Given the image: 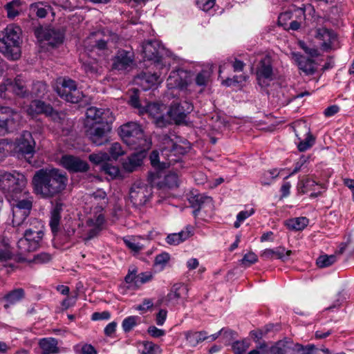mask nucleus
Wrapping results in <instances>:
<instances>
[{"instance_id": "59", "label": "nucleus", "mask_w": 354, "mask_h": 354, "mask_svg": "<svg viewBox=\"0 0 354 354\" xmlns=\"http://www.w3.org/2000/svg\"><path fill=\"white\" fill-rule=\"evenodd\" d=\"M82 68L88 75H94L97 73V64L95 61H87L82 64Z\"/></svg>"}, {"instance_id": "64", "label": "nucleus", "mask_w": 354, "mask_h": 354, "mask_svg": "<svg viewBox=\"0 0 354 354\" xmlns=\"http://www.w3.org/2000/svg\"><path fill=\"white\" fill-rule=\"evenodd\" d=\"M167 315V311L164 309H161L159 310L156 315V322L157 325L162 326L166 320Z\"/></svg>"}, {"instance_id": "11", "label": "nucleus", "mask_w": 354, "mask_h": 354, "mask_svg": "<svg viewBox=\"0 0 354 354\" xmlns=\"http://www.w3.org/2000/svg\"><path fill=\"white\" fill-rule=\"evenodd\" d=\"M21 120L19 112L7 106H0V132L13 131L19 126Z\"/></svg>"}, {"instance_id": "26", "label": "nucleus", "mask_w": 354, "mask_h": 354, "mask_svg": "<svg viewBox=\"0 0 354 354\" xmlns=\"http://www.w3.org/2000/svg\"><path fill=\"white\" fill-rule=\"evenodd\" d=\"M26 111L31 116L42 113L50 117H53L54 115H57V113H55L50 104L38 100H32L30 103Z\"/></svg>"}, {"instance_id": "52", "label": "nucleus", "mask_w": 354, "mask_h": 354, "mask_svg": "<svg viewBox=\"0 0 354 354\" xmlns=\"http://www.w3.org/2000/svg\"><path fill=\"white\" fill-rule=\"evenodd\" d=\"M101 170L104 174L111 177H118L120 174V169L115 165H113L109 162H104L101 165Z\"/></svg>"}, {"instance_id": "7", "label": "nucleus", "mask_w": 354, "mask_h": 354, "mask_svg": "<svg viewBox=\"0 0 354 354\" xmlns=\"http://www.w3.org/2000/svg\"><path fill=\"white\" fill-rule=\"evenodd\" d=\"M67 183V178H32V185L35 194L41 198H50L62 191Z\"/></svg>"}, {"instance_id": "10", "label": "nucleus", "mask_w": 354, "mask_h": 354, "mask_svg": "<svg viewBox=\"0 0 354 354\" xmlns=\"http://www.w3.org/2000/svg\"><path fill=\"white\" fill-rule=\"evenodd\" d=\"M187 200L190 205L195 209L193 211L195 218L201 216L205 219V216L202 214L203 211L207 212V216L211 217L214 209L213 200L211 197L192 192L188 195Z\"/></svg>"}, {"instance_id": "51", "label": "nucleus", "mask_w": 354, "mask_h": 354, "mask_svg": "<svg viewBox=\"0 0 354 354\" xmlns=\"http://www.w3.org/2000/svg\"><path fill=\"white\" fill-rule=\"evenodd\" d=\"M250 346V342L248 339L236 341L232 344V349L235 354H243Z\"/></svg>"}, {"instance_id": "31", "label": "nucleus", "mask_w": 354, "mask_h": 354, "mask_svg": "<svg viewBox=\"0 0 354 354\" xmlns=\"http://www.w3.org/2000/svg\"><path fill=\"white\" fill-rule=\"evenodd\" d=\"M8 85L11 89V92L20 97H26L28 94L26 81L21 75H17L14 81L12 80L8 81Z\"/></svg>"}, {"instance_id": "17", "label": "nucleus", "mask_w": 354, "mask_h": 354, "mask_svg": "<svg viewBox=\"0 0 354 354\" xmlns=\"http://www.w3.org/2000/svg\"><path fill=\"white\" fill-rule=\"evenodd\" d=\"M257 77L259 84L266 86L274 77L272 61L269 55L263 57L257 68Z\"/></svg>"}, {"instance_id": "45", "label": "nucleus", "mask_w": 354, "mask_h": 354, "mask_svg": "<svg viewBox=\"0 0 354 354\" xmlns=\"http://www.w3.org/2000/svg\"><path fill=\"white\" fill-rule=\"evenodd\" d=\"M140 322V318L138 316H129L122 321V328L125 333H129Z\"/></svg>"}, {"instance_id": "48", "label": "nucleus", "mask_w": 354, "mask_h": 354, "mask_svg": "<svg viewBox=\"0 0 354 354\" xmlns=\"http://www.w3.org/2000/svg\"><path fill=\"white\" fill-rule=\"evenodd\" d=\"M223 182V178H197V184H202L205 189H214Z\"/></svg>"}, {"instance_id": "20", "label": "nucleus", "mask_w": 354, "mask_h": 354, "mask_svg": "<svg viewBox=\"0 0 354 354\" xmlns=\"http://www.w3.org/2000/svg\"><path fill=\"white\" fill-rule=\"evenodd\" d=\"M193 110V105L187 101H183L180 103L174 102L168 113L170 118L179 124L184 123L188 113H191Z\"/></svg>"}, {"instance_id": "36", "label": "nucleus", "mask_w": 354, "mask_h": 354, "mask_svg": "<svg viewBox=\"0 0 354 354\" xmlns=\"http://www.w3.org/2000/svg\"><path fill=\"white\" fill-rule=\"evenodd\" d=\"M57 340L55 338H43L39 345L41 349V354H55L59 353Z\"/></svg>"}, {"instance_id": "46", "label": "nucleus", "mask_w": 354, "mask_h": 354, "mask_svg": "<svg viewBox=\"0 0 354 354\" xmlns=\"http://www.w3.org/2000/svg\"><path fill=\"white\" fill-rule=\"evenodd\" d=\"M89 160L96 165L104 164V162H107L109 160L110 157L109 155L103 151H99L97 153H93L88 156Z\"/></svg>"}, {"instance_id": "57", "label": "nucleus", "mask_w": 354, "mask_h": 354, "mask_svg": "<svg viewBox=\"0 0 354 354\" xmlns=\"http://www.w3.org/2000/svg\"><path fill=\"white\" fill-rule=\"evenodd\" d=\"M109 153L113 159L116 160L118 157L123 156L125 153V151L120 143L114 142L111 145L109 149Z\"/></svg>"}, {"instance_id": "14", "label": "nucleus", "mask_w": 354, "mask_h": 354, "mask_svg": "<svg viewBox=\"0 0 354 354\" xmlns=\"http://www.w3.org/2000/svg\"><path fill=\"white\" fill-rule=\"evenodd\" d=\"M315 38L319 41L324 51L335 50L339 47L337 34L331 29L319 28L316 30Z\"/></svg>"}, {"instance_id": "6", "label": "nucleus", "mask_w": 354, "mask_h": 354, "mask_svg": "<svg viewBox=\"0 0 354 354\" xmlns=\"http://www.w3.org/2000/svg\"><path fill=\"white\" fill-rule=\"evenodd\" d=\"M120 136L122 140L133 149L148 150L151 142L147 139L141 127L136 122H128L120 127Z\"/></svg>"}, {"instance_id": "53", "label": "nucleus", "mask_w": 354, "mask_h": 354, "mask_svg": "<svg viewBox=\"0 0 354 354\" xmlns=\"http://www.w3.org/2000/svg\"><path fill=\"white\" fill-rule=\"evenodd\" d=\"M48 8V6H44L41 2L35 3L30 6V10L35 12L39 18H44L46 16Z\"/></svg>"}, {"instance_id": "29", "label": "nucleus", "mask_w": 354, "mask_h": 354, "mask_svg": "<svg viewBox=\"0 0 354 354\" xmlns=\"http://www.w3.org/2000/svg\"><path fill=\"white\" fill-rule=\"evenodd\" d=\"M139 152L129 156L122 163L123 169L127 172H133L140 167L145 157L147 150L138 149Z\"/></svg>"}, {"instance_id": "38", "label": "nucleus", "mask_w": 354, "mask_h": 354, "mask_svg": "<svg viewBox=\"0 0 354 354\" xmlns=\"http://www.w3.org/2000/svg\"><path fill=\"white\" fill-rule=\"evenodd\" d=\"M284 224L290 230L300 231L308 225V219L304 216L296 217L286 220Z\"/></svg>"}, {"instance_id": "63", "label": "nucleus", "mask_w": 354, "mask_h": 354, "mask_svg": "<svg viewBox=\"0 0 354 354\" xmlns=\"http://www.w3.org/2000/svg\"><path fill=\"white\" fill-rule=\"evenodd\" d=\"M153 301L151 299H145L142 303L136 307V309L140 311L146 312L148 309L153 306Z\"/></svg>"}, {"instance_id": "41", "label": "nucleus", "mask_w": 354, "mask_h": 354, "mask_svg": "<svg viewBox=\"0 0 354 354\" xmlns=\"http://www.w3.org/2000/svg\"><path fill=\"white\" fill-rule=\"evenodd\" d=\"M75 354H97V350L90 344L80 342L73 346Z\"/></svg>"}, {"instance_id": "43", "label": "nucleus", "mask_w": 354, "mask_h": 354, "mask_svg": "<svg viewBox=\"0 0 354 354\" xmlns=\"http://www.w3.org/2000/svg\"><path fill=\"white\" fill-rule=\"evenodd\" d=\"M139 237L129 236L123 239L126 246L134 252H139L143 249V245L138 241Z\"/></svg>"}, {"instance_id": "13", "label": "nucleus", "mask_w": 354, "mask_h": 354, "mask_svg": "<svg viewBox=\"0 0 354 354\" xmlns=\"http://www.w3.org/2000/svg\"><path fill=\"white\" fill-rule=\"evenodd\" d=\"M165 48L160 42L157 40L147 41L142 45V53L144 57L148 60L154 62V67L160 68L164 66L161 63V58L164 55Z\"/></svg>"}, {"instance_id": "40", "label": "nucleus", "mask_w": 354, "mask_h": 354, "mask_svg": "<svg viewBox=\"0 0 354 354\" xmlns=\"http://www.w3.org/2000/svg\"><path fill=\"white\" fill-rule=\"evenodd\" d=\"M33 177H65L59 169L48 166L36 171Z\"/></svg>"}, {"instance_id": "21", "label": "nucleus", "mask_w": 354, "mask_h": 354, "mask_svg": "<svg viewBox=\"0 0 354 354\" xmlns=\"http://www.w3.org/2000/svg\"><path fill=\"white\" fill-rule=\"evenodd\" d=\"M35 33L39 41H46L51 46L61 44L64 39L62 32L50 27L37 28Z\"/></svg>"}, {"instance_id": "56", "label": "nucleus", "mask_w": 354, "mask_h": 354, "mask_svg": "<svg viewBox=\"0 0 354 354\" xmlns=\"http://www.w3.org/2000/svg\"><path fill=\"white\" fill-rule=\"evenodd\" d=\"M292 351H297L299 354H316L317 348L314 345H308L306 347L300 344H294Z\"/></svg>"}, {"instance_id": "16", "label": "nucleus", "mask_w": 354, "mask_h": 354, "mask_svg": "<svg viewBox=\"0 0 354 354\" xmlns=\"http://www.w3.org/2000/svg\"><path fill=\"white\" fill-rule=\"evenodd\" d=\"M26 185V178H0V189L13 200L22 193Z\"/></svg>"}, {"instance_id": "24", "label": "nucleus", "mask_w": 354, "mask_h": 354, "mask_svg": "<svg viewBox=\"0 0 354 354\" xmlns=\"http://www.w3.org/2000/svg\"><path fill=\"white\" fill-rule=\"evenodd\" d=\"M189 81V75L187 71L178 69L170 73L167 80V84L169 88H184Z\"/></svg>"}, {"instance_id": "35", "label": "nucleus", "mask_w": 354, "mask_h": 354, "mask_svg": "<svg viewBox=\"0 0 354 354\" xmlns=\"http://www.w3.org/2000/svg\"><path fill=\"white\" fill-rule=\"evenodd\" d=\"M12 257L10 239L6 235L0 237V262L10 259Z\"/></svg>"}, {"instance_id": "25", "label": "nucleus", "mask_w": 354, "mask_h": 354, "mask_svg": "<svg viewBox=\"0 0 354 354\" xmlns=\"http://www.w3.org/2000/svg\"><path fill=\"white\" fill-rule=\"evenodd\" d=\"M35 140L32 134L24 131L16 141V149L24 155H30L34 153Z\"/></svg>"}, {"instance_id": "42", "label": "nucleus", "mask_w": 354, "mask_h": 354, "mask_svg": "<svg viewBox=\"0 0 354 354\" xmlns=\"http://www.w3.org/2000/svg\"><path fill=\"white\" fill-rule=\"evenodd\" d=\"M5 8L7 11L8 17L13 19L21 11V1L19 0H13L8 3Z\"/></svg>"}, {"instance_id": "62", "label": "nucleus", "mask_w": 354, "mask_h": 354, "mask_svg": "<svg viewBox=\"0 0 354 354\" xmlns=\"http://www.w3.org/2000/svg\"><path fill=\"white\" fill-rule=\"evenodd\" d=\"M147 332L151 336L153 337H160L165 335V332L164 330L158 328L154 326H149L148 328Z\"/></svg>"}, {"instance_id": "49", "label": "nucleus", "mask_w": 354, "mask_h": 354, "mask_svg": "<svg viewBox=\"0 0 354 354\" xmlns=\"http://www.w3.org/2000/svg\"><path fill=\"white\" fill-rule=\"evenodd\" d=\"M170 260V255L167 252H162L156 255L154 260V266L160 270H163Z\"/></svg>"}, {"instance_id": "18", "label": "nucleus", "mask_w": 354, "mask_h": 354, "mask_svg": "<svg viewBox=\"0 0 354 354\" xmlns=\"http://www.w3.org/2000/svg\"><path fill=\"white\" fill-rule=\"evenodd\" d=\"M189 289L183 283H176L172 286L165 297V301L167 306H176L185 304L188 296Z\"/></svg>"}, {"instance_id": "55", "label": "nucleus", "mask_w": 354, "mask_h": 354, "mask_svg": "<svg viewBox=\"0 0 354 354\" xmlns=\"http://www.w3.org/2000/svg\"><path fill=\"white\" fill-rule=\"evenodd\" d=\"M211 72L209 70H203L198 73L196 77V84L200 86H205L207 85Z\"/></svg>"}, {"instance_id": "32", "label": "nucleus", "mask_w": 354, "mask_h": 354, "mask_svg": "<svg viewBox=\"0 0 354 354\" xmlns=\"http://www.w3.org/2000/svg\"><path fill=\"white\" fill-rule=\"evenodd\" d=\"M193 234V227L187 225L185 230L178 233L169 234L166 238V241L169 245H176L189 239Z\"/></svg>"}, {"instance_id": "12", "label": "nucleus", "mask_w": 354, "mask_h": 354, "mask_svg": "<svg viewBox=\"0 0 354 354\" xmlns=\"http://www.w3.org/2000/svg\"><path fill=\"white\" fill-rule=\"evenodd\" d=\"M32 205V202L27 199L19 200L16 202L12 210V223L14 227L27 226L31 221H26V218L30 214Z\"/></svg>"}, {"instance_id": "28", "label": "nucleus", "mask_w": 354, "mask_h": 354, "mask_svg": "<svg viewBox=\"0 0 354 354\" xmlns=\"http://www.w3.org/2000/svg\"><path fill=\"white\" fill-rule=\"evenodd\" d=\"M292 254V250H286L283 247H277L273 249L268 248L264 250L261 252V257L266 260L277 259L282 261H286Z\"/></svg>"}, {"instance_id": "9", "label": "nucleus", "mask_w": 354, "mask_h": 354, "mask_svg": "<svg viewBox=\"0 0 354 354\" xmlns=\"http://www.w3.org/2000/svg\"><path fill=\"white\" fill-rule=\"evenodd\" d=\"M55 90L62 99L71 103H78L83 97V93L77 89L76 82L69 78L58 79Z\"/></svg>"}, {"instance_id": "33", "label": "nucleus", "mask_w": 354, "mask_h": 354, "mask_svg": "<svg viewBox=\"0 0 354 354\" xmlns=\"http://www.w3.org/2000/svg\"><path fill=\"white\" fill-rule=\"evenodd\" d=\"M184 335L189 346L195 347L199 343L208 339L207 333L204 331L188 330L184 333Z\"/></svg>"}, {"instance_id": "2", "label": "nucleus", "mask_w": 354, "mask_h": 354, "mask_svg": "<svg viewBox=\"0 0 354 354\" xmlns=\"http://www.w3.org/2000/svg\"><path fill=\"white\" fill-rule=\"evenodd\" d=\"M85 199L97 204L95 209L87 216L86 223L83 226V239L88 241L97 236L102 230L104 216L102 211L107 204L106 193L103 189H98L92 194L85 196Z\"/></svg>"}, {"instance_id": "60", "label": "nucleus", "mask_w": 354, "mask_h": 354, "mask_svg": "<svg viewBox=\"0 0 354 354\" xmlns=\"http://www.w3.org/2000/svg\"><path fill=\"white\" fill-rule=\"evenodd\" d=\"M197 6L203 11H208L215 4V0H196Z\"/></svg>"}, {"instance_id": "5", "label": "nucleus", "mask_w": 354, "mask_h": 354, "mask_svg": "<svg viewBox=\"0 0 354 354\" xmlns=\"http://www.w3.org/2000/svg\"><path fill=\"white\" fill-rule=\"evenodd\" d=\"M21 28L13 24L0 32V52L8 59L17 60L21 56Z\"/></svg>"}, {"instance_id": "34", "label": "nucleus", "mask_w": 354, "mask_h": 354, "mask_svg": "<svg viewBox=\"0 0 354 354\" xmlns=\"http://www.w3.org/2000/svg\"><path fill=\"white\" fill-rule=\"evenodd\" d=\"M24 295L25 292L22 288H17L10 291L3 298L5 301L4 308L8 309L11 306L15 305L24 297Z\"/></svg>"}, {"instance_id": "27", "label": "nucleus", "mask_w": 354, "mask_h": 354, "mask_svg": "<svg viewBox=\"0 0 354 354\" xmlns=\"http://www.w3.org/2000/svg\"><path fill=\"white\" fill-rule=\"evenodd\" d=\"M133 62V53L119 50L113 59V68L118 71L127 70Z\"/></svg>"}, {"instance_id": "4", "label": "nucleus", "mask_w": 354, "mask_h": 354, "mask_svg": "<svg viewBox=\"0 0 354 354\" xmlns=\"http://www.w3.org/2000/svg\"><path fill=\"white\" fill-rule=\"evenodd\" d=\"M40 225L41 223L34 218L29 222V226L28 224L26 227H21L25 228V230L23 237L20 238L17 243L19 255L35 252L41 247L44 232Z\"/></svg>"}, {"instance_id": "37", "label": "nucleus", "mask_w": 354, "mask_h": 354, "mask_svg": "<svg viewBox=\"0 0 354 354\" xmlns=\"http://www.w3.org/2000/svg\"><path fill=\"white\" fill-rule=\"evenodd\" d=\"M62 207L61 204H56L53 209L51 211L50 218V227L52 232L56 234L59 230V221L61 218V212Z\"/></svg>"}, {"instance_id": "1", "label": "nucleus", "mask_w": 354, "mask_h": 354, "mask_svg": "<svg viewBox=\"0 0 354 354\" xmlns=\"http://www.w3.org/2000/svg\"><path fill=\"white\" fill-rule=\"evenodd\" d=\"M86 134L93 144L101 146L107 142L106 133L111 129L114 117L109 109L91 106L86 112Z\"/></svg>"}, {"instance_id": "23", "label": "nucleus", "mask_w": 354, "mask_h": 354, "mask_svg": "<svg viewBox=\"0 0 354 354\" xmlns=\"http://www.w3.org/2000/svg\"><path fill=\"white\" fill-rule=\"evenodd\" d=\"M261 354H290L293 348V343L288 340H280L268 347L265 342L259 345Z\"/></svg>"}, {"instance_id": "50", "label": "nucleus", "mask_w": 354, "mask_h": 354, "mask_svg": "<svg viewBox=\"0 0 354 354\" xmlns=\"http://www.w3.org/2000/svg\"><path fill=\"white\" fill-rule=\"evenodd\" d=\"M46 89L47 85L43 82L38 81L32 84L30 93L35 97H41L45 94Z\"/></svg>"}, {"instance_id": "30", "label": "nucleus", "mask_w": 354, "mask_h": 354, "mask_svg": "<svg viewBox=\"0 0 354 354\" xmlns=\"http://www.w3.org/2000/svg\"><path fill=\"white\" fill-rule=\"evenodd\" d=\"M292 58L299 70L306 75H313L315 72V62L311 58L296 53H292Z\"/></svg>"}, {"instance_id": "15", "label": "nucleus", "mask_w": 354, "mask_h": 354, "mask_svg": "<svg viewBox=\"0 0 354 354\" xmlns=\"http://www.w3.org/2000/svg\"><path fill=\"white\" fill-rule=\"evenodd\" d=\"M295 133L299 140L297 144L299 151H305L313 145L315 139L310 134V129L305 122L296 123Z\"/></svg>"}, {"instance_id": "58", "label": "nucleus", "mask_w": 354, "mask_h": 354, "mask_svg": "<svg viewBox=\"0 0 354 354\" xmlns=\"http://www.w3.org/2000/svg\"><path fill=\"white\" fill-rule=\"evenodd\" d=\"M258 261L257 256L254 252H248L245 254L241 260V264L245 267L250 266Z\"/></svg>"}, {"instance_id": "3", "label": "nucleus", "mask_w": 354, "mask_h": 354, "mask_svg": "<svg viewBox=\"0 0 354 354\" xmlns=\"http://www.w3.org/2000/svg\"><path fill=\"white\" fill-rule=\"evenodd\" d=\"M160 150L162 156L166 159V161L160 162L159 153L157 151H153L150 154L151 165L157 171L169 167L170 165L178 161L179 156L187 152L185 147L177 145L167 135H163L160 138Z\"/></svg>"}, {"instance_id": "8", "label": "nucleus", "mask_w": 354, "mask_h": 354, "mask_svg": "<svg viewBox=\"0 0 354 354\" xmlns=\"http://www.w3.org/2000/svg\"><path fill=\"white\" fill-rule=\"evenodd\" d=\"M156 178H140L136 180L130 189V198L136 205H145L152 196L153 183Z\"/></svg>"}, {"instance_id": "54", "label": "nucleus", "mask_w": 354, "mask_h": 354, "mask_svg": "<svg viewBox=\"0 0 354 354\" xmlns=\"http://www.w3.org/2000/svg\"><path fill=\"white\" fill-rule=\"evenodd\" d=\"M177 178H162L161 181L157 183V187L160 189H171L178 186Z\"/></svg>"}, {"instance_id": "61", "label": "nucleus", "mask_w": 354, "mask_h": 354, "mask_svg": "<svg viewBox=\"0 0 354 354\" xmlns=\"http://www.w3.org/2000/svg\"><path fill=\"white\" fill-rule=\"evenodd\" d=\"M51 256L48 253L41 252L34 257L33 261L37 263H44L50 261Z\"/></svg>"}, {"instance_id": "22", "label": "nucleus", "mask_w": 354, "mask_h": 354, "mask_svg": "<svg viewBox=\"0 0 354 354\" xmlns=\"http://www.w3.org/2000/svg\"><path fill=\"white\" fill-rule=\"evenodd\" d=\"M59 164L71 173L84 172L89 168L86 161L72 155L62 156Z\"/></svg>"}, {"instance_id": "44", "label": "nucleus", "mask_w": 354, "mask_h": 354, "mask_svg": "<svg viewBox=\"0 0 354 354\" xmlns=\"http://www.w3.org/2000/svg\"><path fill=\"white\" fill-rule=\"evenodd\" d=\"M140 345L142 347L141 350L142 354H161L162 352L158 345L151 342H143Z\"/></svg>"}, {"instance_id": "39", "label": "nucleus", "mask_w": 354, "mask_h": 354, "mask_svg": "<svg viewBox=\"0 0 354 354\" xmlns=\"http://www.w3.org/2000/svg\"><path fill=\"white\" fill-rule=\"evenodd\" d=\"M298 186L300 192L306 194L310 191H316L319 185L314 178H302L298 183Z\"/></svg>"}, {"instance_id": "19", "label": "nucleus", "mask_w": 354, "mask_h": 354, "mask_svg": "<svg viewBox=\"0 0 354 354\" xmlns=\"http://www.w3.org/2000/svg\"><path fill=\"white\" fill-rule=\"evenodd\" d=\"M157 69H159L161 71L158 73L156 72H154L153 73L149 72L143 73L138 77L136 80L137 84H139L144 91H147L161 83L162 81L161 75L167 73L168 67L166 66H160V67Z\"/></svg>"}, {"instance_id": "47", "label": "nucleus", "mask_w": 354, "mask_h": 354, "mask_svg": "<svg viewBox=\"0 0 354 354\" xmlns=\"http://www.w3.org/2000/svg\"><path fill=\"white\" fill-rule=\"evenodd\" d=\"M336 261L337 257L335 254H324L319 257L316 261V263L319 268H326L333 265Z\"/></svg>"}]
</instances>
